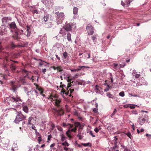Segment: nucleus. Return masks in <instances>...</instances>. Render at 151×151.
Here are the masks:
<instances>
[{
  "label": "nucleus",
  "mask_w": 151,
  "mask_h": 151,
  "mask_svg": "<svg viewBox=\"0 0 151 151\" xmlns=\"http://www.w3.org/2000/svg\"><path fill=\"white\" fill-rule=\"evenodd\" d=\"M79 75V74L78 73H77L75 74L74 76H73V78H77L78 77V76Z\"/></svg>",
  "instance_id": "obj_64"
},
{
  "label": "nucleus",
  "mask_w": 151,
  "mask_h": 151,
  "mask_svg": "<svg viewBox=\"0 0 151 151\" xmlns=\"http://www.w3.org/2000/svg\"><path fill=\"white\" fill-rule=\"evenodd\" d=\"M101 89V88L98 85H96L95 90H96V93L98 94H101V92L100 91V90Z\"/></svg>",
  "instance_id": "obj_23"
},
{
  "label": "nucleus",
  "mask_w": 151,
  "mask_h": 151,
  "mask_svg": "<svg viewBox=\"0 0 151 151\" xmlns=\"http://www.w3.org/2000/svg\"><path fill=\"white\" fill-rule=\"evenodd\" d=\"M39 92L41 94H42V92H40L38 89L37 88L35 89L32 88L30 91L27 92V95L29 99H35L38 95Z\"/></svg>",
  "instance_id": "obj_2"
},
{
  "label": "nucleus",
  "mask_w": 151,
  "mask_h": 151,
  "mask_svg": "<svg viewBox=\"0 0 151 151\" xmlns=\"http://www.w3.org/2000/svg\"><path fill=\"white\" fill-rule=\"evenodd\" d=\"M55 14L57 16V18L56 19L57 23L58 24L62 23L63 21L65 18V16L64 13L63 12H56Z\"/></svg>",
  "instance_id": "obj_5"
},
{
  "label": "nucleus",
  "mask_w": 151,
  "mask_h": 151,
  "mask_svg": "<svg viewBox=\"0 0 151 151\" xmlns=\"http://www.w3.org/2000/svg\"><path fill=\"white\" fill-rule=\"evenodd\" d=\"M50 0H42V2L44 4L46 5V4L49 3V1Z\"/></svg>",
  "instance_id": "obj_39"
},
{
  "label": "nucleus",
  "mask_w": 151,
  "mask_h": 151,
  "mask_svg": "<svg viewBox=\"0 0 151 151\" xmlns=\"http://www.w3.org/2000/svg\"><path fill=\"white\" fill-rule=\"evenodd\" d=\"M94 130L95 132L97 133L99 132V129L97 127H96L94 129Z\"/></svg>",
  "instance_id": "obj_63"
},
{
  "label": "nucleus",
  "mask_w": 151,
  "mask_h": 151,
  "mask_svg": "<svg viewBox=\"0 0 151 151\" xmlns=\"http://www.w3.org/2000/svg\"><path fill=\"white\" fill-rule=\"evenodd\" d=\"M4 48L1 46V43H0V53L2 52Z\"/></svg>",
  "instance_id": "obj_54"
},
{
  "label": "nucleus",
  "mask_w": 151,
  "mask_h": 151,
  "mask_svg": "<svg viewBox=\"0 0 151 151\" xmlns=\"http://www.w3.org/2000/svg\"><path fill=\"white\" fill-rule=\"evenodd\" d=\"M81 131L79 130L78 131V133L77 135V137L79 138V139H81L82 138V135L81 133Z\"/></svg>",
  "instance_id": "obj_33"
},
{
  "label": "nucleus",
  "mask_w": 151,
  "mask_h": 151,
  "mask_svg": "<svg viewBox=\"0 0 151 151\" xmlns=\"http://www.w3.org/2000/svg\"><path fill=\"white\" fill-rule=\"evenodd\" d=\"M53 104L58 107H60V104L61 101V100L60 99H55V100L54 101Z\"/></svg>",
  "instance_id": "obj_19"
},
{
  "label": "nucleus",
  "mask_w": 151,
  "mask_h": 151,
  "mask_svg": "<svg viewBox=\"0 0 151 151\" xmlns=\"http://www.w3.org/2000/svg\"><path fill=\"white\" fill-rule=\"evenodd\" d=\"M119 95L122 97H124V93L123 91L119 93Z\"/></svg>",
  "instance_id": "obj_44"
},
{
  "label": "nucleus",
  "mask_w": 151,
  "mask_h": 151,
  "mask_svg": "<svg viewBox=\"0 0 151 151\" xmlns=\"http://www.w3.org/2000/svg\"><path fill=\"white\" fill-rule=\"evenodd\" d=\"M107 95V96L109 98H111L113 99H114V95L112 94H111L110 93L108 92L106 93Z\"/></svg>",
  "instance_id": "obj_31"
},
{
  "label": "nucleus",
  "mask_w": 151,
  "mask_h": 151,
  "mask_svg": "<svg viewBox=\"0 0 151 151\" xmlns=\"http://www.w3.org/2000/svg\"><path fill=\"white\" fill-rule=\"evenodd\" d=\"M32 12L33 14H38V12L37 10V7H36L34 8L32 10Z\"/></svg>",
  "instance_id": "obj_32"
},
{
  "label": "nucleus",
  "mask_w": 151,
  "mask_h": 151,
  "mask_svg": "<svg viewBox=\"0 0 151 151\" xmlns=\"http://www.w3.org/2000/svg\"><path fill=\"white\" fill-rule=\"evenodd\" d=\"M10 46H11V48L13 49L16 47V46L15 45L13 42H11L10 44Z\"/></svg>",
  "instance_id": "obj_34"
},
{
  "label": "nucleus",
  "mask_w": 151,
  "mask_h": 151,
  "mask_svg": "<svg viewBox=\"0 0 151 151\" xmlns=\"http://www.w3.org/2000/svg\"><path fill=\"white\" fill-rule=\"evenodd\" d=\"M11 18H8V17H5L3 18L2 19V22L3 24H5L7 23L8 22L11 21Z\"/></svg>",
  "instance_id": "obj_20"
},
{
  "label": "nucleus",
  "mask_w": 151,
  "mask_h": 151,
  "mask_svg": "<svg viewBox=\"0 0 151 151\" xmlns=\"http://www.w3.org/2000/svg\"><path fill=\"white\" fill-rule=\"evenodd\" d=\"M1 142L2 146L4 150L8 149V147L9 146V140L3 138L1 139Z\"/></svg>",
  "instance_id": "obj_7"
},
{
  "label": "nucleus",
  "mask_w": 151,
  "mask_h": 151,
  "mask_svg": "<svg viewBox=\"0 0 151 151\" xmlns=\"http://www.w3.org/2000/svg\"><path fill=\"white\" fill-rule=\"evenodd\" d=\"M112 66L115 70H117V68H119L120 67V66L118 64L116 63H114Z\"/></svg>",
  "instance_id": "obj_28"
},
{
  "label": "nucleus",
  "mask_w": 151,
  "mask_h": 151,
  "mask_svg": "<svg viewBox=\"0 0 151 151\" xmlns=\"http://www.w3.org/2000/svg\"><path fill=\"white\" fill-rule=\"evenodd\" d=\"M73 127L72 128L69 127V129L66 132L67 135L68 137H70V133L71 132H75L76 131L77 129L75 127L74 128H73Z\"/></svg>",
  "instance_id": "obj_14"
},
{
  "label": "nucleus",
  "mask_w": 151,
  "mask_h": 151,
  "mask_svg": "<svg viewBox=\"0 0 151 151\" xmlns=\"http://www.w3.org/2000/svg\"><path fill=\"white\" fill-rule=\"evenodd\" d=\"M91 38L92 40L94 42V40L96 39V36H93Z\"/></svg>",
  "instance_id": "obj_62"
},
{
  "label": "nucleus",
  "mask_w": 151,
  "mask_h": 151,
  "mask_svg": "<svg viewBox=\"0 0 151 151\" xmlns=\"http://www.w3.org/2000/svg\"><path fill=\"white\" fill-rule=\"evenodd\" d=\"M44 42H45V43H43V42L42 43V40H40V41H39V43L40 44H41L42 45H43V46H44V45H45V41L44 40Z\"/></svg>",
  "instance_id": "obj_55"
},
{
  "label": "nucleus",
  "mask_w": 151,
  "mask_h": 151,
  "mask_svg": "<svg viewBox=\"0 0 151 151\" xmlns=\"http://www.w3.org/2000/svg\"><path fill=\"white\" fill-rule=\"evenodd\" d=\"M86 29L89 35H92L93 34V27L91 25L87 26Z\"/></svg>",
  "instance_id": "obj_11"
},
{
  "label": "nucleus",
  "mask_w": 151,
  "mask_h": 151,
  "mask_svg": "<svg viewBox=\"0 0 151 151\" xmlns=\"http://www.w3.org/2000/svg\"><path fill=\"white\" fill-rule=\"evenodd\" d=\"M23 110L25 113H27L28 112V109L27 106L23 105Z\"/></svg>",
  "instance_id": "obj_26"
},
{
  "label": "nucleus",
  "mask_w": 151,
  "mask_h": 151,
  "mask_svg": "<svg viewBox=\"0 0 151 151\" xmlns=\"http://www.w3.org/2000/svg\"><path fill=\"white\" fill-rule=\"evenodd\" d=\"M13 62L18 63L17 61H11V60H6V61H4V63L2 66L5 72L8 73V75L9 76V73L8 71V66H10V69L13 72H14L16 69V65Z\"/></svg>",
  "instance_id": "obj_1"
},
{
  "label": "nucleus",
  "mask_w": 151,
  "mask_h": 151,
  "mask_svg": "<svg viewBox=\"0 0 151 151\" xmlns=\"http://www.w3.org/2000/svg\"><path fill=\"white\" fill-rule=\"evenodd\" d=\"M126 134L129 138L131 139L132 136L130 132H128L127 133V134Z\"/></svg>",
  "instance_id": "obj_46"
},
{
  "label": "nucleus",
  "mask_w": 151,
  "mask_h": 151,
  "mask_svg": "<svg viewBox=\"0 0 151 151\" xmlns=\"http://www.w3.org/2000/svg\"><path fill=\"white\" fill-rule=\"evenodd\" d=\"M130 0H126L125 1V3L126 6H129V4L130 3Z\"/></svg>",
  "instance_id": "obj_40"
},
{
  "label": "nucleus",
  "mask_w": 151,
  "mask_h": 151,
  "mask_svg": "<svg viewBox=\"0 0 151 151\" xmlns=\"http://www.w3.org/2000/svg\"><path fill=\"white\" fill-rule=\"evenodd\" d=\"M73 14L74 15V17L73 18L76 19L78 18V16L77 13L78 11V9L76 7H74L73 9Z\"/></svg>",
  "instance_id": "obj_16"
},
{
  "label": "nucleus",
  "mask_w": 151,
  "mask_h": 151,
  "mask_svg": "<svg viewBox=\"0 0 151 151\" xmlns=\"http://www.w3.org/2000/svg\"><path fill=\"white\" fill-rule=\"evenodd\" d=\"M55 110L57 113L58 115V116H61L62 115H63L64 114V111H63V109L61 108H60L58 109H55Z\"/></svg>",
  "instance_id": "obj_18"
},
{
  "label": "nucleus",
  "mask_w": 151,
  "mask_h": 151,
  "mask_svg": "<svg viewBox=\"0 0 151 151\" xmlns=\"http://www.w3.org/2000/svg\"><path fill=\"white\" fill-rule=\"evenodd\" d=\"M117 111L116 109H114V111L112 113L111 115V117H113V116L115 114L116 112Z\"/></svg>",
  "instance_id": "obj_43"
},
{
  "label": "nucleus",
  "mask_w": 151,
  "mask_h": 151,
  "mask_svg": "<svg viewBox=\"0 0 151 151\" xmlns=\"http://www.w3.org/2000/svg\"><path fill=\"white\" fill-rule=\"evenodd\" d=\"M109 85H107V87L104 90L105 92H107L109 90Z\"/></svg>",
  "instance_id": "obj_48"
},
{
  "label": "nucleus",
  "mask_w": 151,
  "mask_h": 151,
  "mask_svg": "<svg viewBox=\"0 0 151 151\" xmlns=\"http://www.w3.org/2000/svg\"><path fill=\"white\" fill-rule=\"evenodd\" d=\"M27 28L26 32H27V33L26 35L27 37H29L31 34V29L28 26H27Z\"/></svg>",
  "instance_id": "obj_22"
},
{
  "label": "nucleus",
  "mask_w": 151,
  "mask_h": 151,
  "mask_svg": "<svg viewBox=\"0 0 151 151\" xmlns=\"http://www.w3.org/2000/svg\"><path fill=\"white\" fill-rule=\"evenodd\" d=\"M67 53L66 52H64L63 53V57L65 59H66L67 56Z\"/></svg>",
  "instance_id": "obj_42"
},
{
  "label": "nucleus",
  "mask_w": 151,
  "mask_h": 151,
  "mask_svg": "<svg viewBox=\"0 0 151 151\" xmlns=\"http://www.w3.org/2000/svg\"><path fill=\"white\" fill-rule=\"evenodd\" d=\"M22 72H24L26 73V74L25 76L24 77L27 78H28L30 80H34V79L33 78H32L30 77L29 76V74L27 73V71L23 69L22 70Z\"/></svg>",
  "instance_id": "obj_21"
},
{
  "label": "nucleus",
  "mask_w": 151,
  "mask_h": 151,
  "mask_svg": "<svg viewBox=\"0 0 151 151\" xmlns=\"http://www.w3.org/2000/svg\"><path fill=\"white\" fill-rule=\"evenodd\" d=\"M35 133L36 136H41L40 133L37 131V130H35Z\"/></svg>",
  "instance_id": "obj_56"
},
{
  "label": "nucleus",
  "mask_w": 151,
  "mask_h": 151,
  "mask_svg": "<svg viewBox=\"0 0 151 151\" xmlns=\"http://www.w3.org/2000/svg\"><path fill=\"white\" fill-rule=\"evenodd\" d=\"M81 68L82 69V70H83L84 69L86 68H90L89 67L85 66H81Z\"/></svg>",
  "instance_id": "obj_41"
},
{
  "label": "nucleus",
  "mask_w": 151,
  "mask_h": 151,
  "mask_svg": "<svg viewBox=\"0 0 151 151\" xmlns=\"http://www.w3.org/2000/svg\"><path fill=\"white\" fill-rule=\"evenodd\" d=\"M129 95L130 96H134V97H140V96L138 95H133L132 93H129Z\"/></svg>",
  "instance_id": "obj_52"
},
{
  "label": "nucleus",
  "mask_w": 151,
  "mask_h": 151,
  "mask_svg": "<svg viewBox=\"0 0 151 151\" xmlns=\"http://www.w3.org/2000/svg\"><path fill=\"white\" fill-rule=\"evenodd\" d=\"M16 114H17L16 116L14 122L16 124H18L20 122L25 119L26 118V116L23 115L20 112L17 111Z\"/></svg>",
  "instance_id": "obj_3"
},
{
  "label": "nucleus",
  "mask_w": 151,
  "mask_h": 151,
  "mask_svg": "<svg viewBox=\"0 0 151 151\" xmlns=\"http://www.w3.org/2000/svg\"><path fill=\"white\" fill-rule=\"evenodd\" d=\"M146 136L147 137V138L150 139H151V135L148 134L147 133L145 134Z\"/></svg>",
  "instance_id": "obj_47"
},
{
  "label": "nucleus",
  "mask_w": 151,
  "mask_h": 151,
  "mask_svg": "<svg viewBox=\"0 0 151 151\" xmlns=\"http://www.w3.org/2000/svg\"><path fill=\"white\" fill-rule=\"evenodd\" d=\"M61 144L63 146H68L69 145V144L68 142H67L66 141H65L64 142H63L61 143Z\"/></svg>",
  "instance_id": "obj_37"
},
{
  "label": "nucleus",
  "mask_w": 151,
  "mask_h": 151,
  "mask_svg": "<svg viewBox=\"0 0 151 151\" xmlns=\"http://www.w3.org/2000/svg\"><path fill=\"white\" fill-rule=\"evenodd\" d=\"M67 81L69 83H71V82H73L72 79L69 78V77H68Z\"/></svg>",
  "instance_id": "obj_60"
},
{
  "label": "nucleus",
  "mask_w": 151,
  "mask_h": 151,
  "mask_svg": "<svg viewBox=\"0 0 151 151\" xmlns=\"http://www.w3.org/2000/svg\"><path fill=\"white\" fill-rule=\"evenodd\" d=\"M17 143L16 142H14L13 143V147L12 148V149L13 151H14V148H17Z\"/></svg>",
  "instance_id": "obj_35"
},
{
  "label": "nucleus",
  "mask_w": 151,
  "mask_h": 151,
  "mask_svg": "<svg viewBox=\"0 0 151 151\" xmlns=\"http://www.w3.org/2000/svg\"><path fill=\"white\" fill-rule=\"evenodd\" d=\"M147 115H144V118L142 119H139L138 120V122L139 123V124L142 125L145 122V121L147 119Z\"/></svg>",
  "instance_id": "obj_15"
},
{
  "label": "nucleus",
  "mask_w": 151,
  "mask_h": 151,
  "mask_svg": "<svg viewBox=\"0 0 151 151\" xmlns=\"http://www.w3.org/2000/svg\"><path fill=\"white\" fill-rule=\"evenodd\" d=\"M8 24L7 26H9L8 28H9L11 29V31L12 32H13L14 31L19 29L17 27L16 24L14 22L11 23H8Z\"/></svg>",
  "instance_id": "obj_8"
},
{
  "label": "nucleus",
  "mask_w": 151,
  "mask_h": 151,
  "mask_svg": "<svg viewBox=\"0 0 151 151\" xmlns=\"http://www.w3.org/2000/svg\"><path fill=\"white\" fill-rule=\"evenodd\" d=\"M61 140L62 142H63L65 139L66 137L63 134H62L61 135Z\"/></svg>",
  "instance_id": "obj_38"
},
{
  "label": "nucleus",
  "mask_w": 151,
  "mask_h": 151,
  "mask_svg": "<svg viewBox=\"0 0 151 151\" xmlns=\"http://www.w3.org/2000/svg\"><path fill=\"white\" fill-rule=\"evenodd\" d=\"M49 19V15L46 14L44 16V17L42 19L41 22L43 24H47V22Z\"/></svg>",
  "instance_id": "obj_13"
},
{
  "label": "nucleus",
  "mask_w": 151,
  "mask_h": 151,
  "mask_svg": "<svg viewBox=\"0 0 151 151\" xmlns=\"http://www.w3.org/2000/svg\"><path fill=\"white\" fill-rule=\"evenodd\" d=\"M58 72H62L63 71V70L60 67H58L57 69Z\"/></svg>",
  "instance_id": "obj_61"
},
{
  "label": "nucleus",
  "mask_w": 151,
  "mask_h": 151,
  "mask_svg": "<svg viewBox=\"0 0 151 151\" xmlns=\"http://www.w3.org/2000/svg\"><path fill=\"white\" fill-rule=\"evenodd\" d=\"M33 119V118L32 116H30L29 118L28 122L27 124V125L32 124L31 123V121Z\"/></svg>",
  "instance_id": "obj_30"
},
{
  "label": "nucleus",
  "mask_w": 151,
  "mask_h": 151,
  "mask_svg": "<svg viewBox=\"0 0 151 151\" xmlns=\"http://www.w3.org/2000/svg\"><path fill=\"white\" fill-rule=\"evenodd\" d=\"M47 98L48 99L51 100V101H54L55 99H56V97L55 96L50 95V96L48 97Z\"/></svg>",
  "instance_id": "obj_27"
},
{
  "label": "nucleus",
  "mask_w": 151,
  "mask_h": 151,
  "mask_svg": "<svg viewBox=\"0 0 151 151\" xmlns=\"http://www.w3.org/2000/svg\"><path fill=\"white\" fill-rule=\"evenodd\" d=\"M31 125H32V126L31 127L35 131L37 130V129H36V127L35 126V125L33 124H32Z\"/></svg>",
  "instance_id": "obj_50"
},
{
  "label": "nucleus",
  "mask_w": 151,
  "mask_h": 151,
  "mask_svg": "<svg viewBox=\"0 0 151 151\" xmlns=\"http://www.w3.org/2000/svg\"><path fill=\"white\" fill-rule=\"evenodd\" d=\"M14 32V35L12 36L13 38L17 40H19L21 38L20 35L19 33V32H20L19 29L14 31L13 33Z\"/></svg>",
  "instance_id": "obj_9"
},
{
  "label": "nucleus",
  "mask_w": 151,
  "mask_h": 151,
  "mask_svg": "<svg viewBox=\"0 0 151 151\" xmlns=\"http://www.w3.org/2000/svg\"><path fill=\"white\" fill-rule=\"evenodd\" d=\"M24 91L25 92L27 93V92H29L28 88L26 87H24Z\"/></svg>",
  "instance_id": "obj_58"
},
{
  "label": "nucleus",
  "mask_w": 151,
  "mask_h": 151,
  "mask_svg": "<svg viewBox=\"0 0 151 151\" xmlns=\"http://www.w3.org/2000/svg\"><path fill=\"white\" fill-rule=\"evenodd\" d=\"M67 37L68 40L69 41H71V35L69 33H68L67 35Z\"/></svg>",
  "instance_id": "obj_29"
},
{
  "label": "nucleus",
  "mask_w": 151,
  "mask_h": 151,
  "mask_svg": "<svg viewBox=\"0 0 151 151\" xmlns=\"http://www.w3.org/2000/svg\"><path fill=\"white\" fill-rule=\"evenodd\" d=\"M42 141V139L41 138V136H39L38 137V141L39 142V144H40V142H41Z\"/></svg>",
  "instance_id": "obj_51"
},
{
  "label": "nucleus",
  "mask_w": 151,
  "mask_h": 151,
  "mask_svg": "<svg viewBox=\"0 0 151 151\" xmlns=\"http://www.w3.org/2000/svg\"><path fill=\"white\" fill-rule=\"evenodd\" d=\"M75 83L76 84H77L78 85H82L84 83V81L83 80L79 81V80H78L76 81Z\"/></svg>",
  "instance_id": "obj_25"
},
{
  "label": "nucleus",
  "mask_w": 151,
  "mask_h": 151,
  "mask_svg": "<svg viewBox=\"0 0 151 151\" xmlns=\"http://www.w3.org/2000/svg\"><path fill=\"white\" fill-rule=\"evenodd\" d=\"M83 145L84 146H90L91 144L90 143H83Z\"/></svg>",
  "instance_id": "obj_45"
},
{
  "label": "nucleus",
  "mask_w": 151,
  "mask_h": 151,
  "mask_svg": "<svg viewBox=\"0 0 151 151\" xmlns=\"http://www.w3.org/2000/svg\"><path fill=\"white\" fill-rule=\"evenodd\" d=\"M76 28V26L75 23H65V25L64 26V28L67 31H70L73 29H75Z\"/></svg>",
  "instance_id": "obj_6"
},
{
  "label": "nucleus",
  "mask_w": 151,
  "mask_h": 151,
  "mask_svg": "<svg viewBox=\"0 0 151 151\" xmlns=\"http://www.w3.org/2000/svg\"><path fill=\"white\" fill-rule=\"evenodd\" d=\"M89 134L91 135L93 137H95V136L93 134V132L92 131H90L89 132Z\"/></svg>",
  "instance_id": "obj_59"
},
{
  "label": "nucleus",
  "mask_w": 151,
  "mask_h": 151,
  "mask_svg": "<svg viewBox=\"0 0 151 151\" xmlns=\"http://www.w3.org/2000/svg\"><path fill=\"white\" fill-rule=\"evenodd\" d=\"M70 87V86H67L66 87V89L67 90V92H66L65 90L64 89H63L60 92L62 94H65L66 95H68L69 93H70V94L72 93L73 91V90H71L70 89H69L68 88Z\"/></svg>",
  "instance_id": "obj_10"
},
{
  "label": "nucleus",
  "mask_w": 151,
  "mask_h": 151,
  "mask_svg": "<svg viewBox=\"0 0 151 151\" xmlns=\"http://www.w3.org/2000/svg\"><path fill=\"white\" fill-rule=\"evenodd\" d=\"M136 106L139 107L137 105L135 104H130L129 108L131 109H134L135 108Z\"/></svg>",
  "instance_id": "obj_36"
},
{
  "label": "nucleus",
  "mask_w": 151,
  "mask_h": 151,
  "mask_svg": "<svg viewBox=\"0 0 151 151\" xmlns=\"http://www.w3.org/2000/svg\"><path fill=\"white\" fill-rule=\"evenodd\" d=\"M93 112H94L95 113H97L98 111V109H97L96 108H94L93 109Z\"/></svg>",
  "instance_id": "obj_57"
},
{
  "label": "nucleus",
  "mask_w": 151,
  "mask_h": 151,
  "mask_svg": "<svg viewBox=\"0 0 151 151\" xmlns=\"http://www.w3.org/2000/svg\"><path fill=\"white\" fill-rule=\"evenodd\" d=\"M60 87L61 88H63V87L66 88V86L65 85L63 84L62 82H61L60 83Z\"/></svg>",
  "instance_id": "obj_53"
},
{
  "label": "nucleus",
  "mask_w": 151,
  "mask_h": 151,
  "mask_svg": "<svg viewBox=\"0 0 151 151\" xmlns=\"http://www.w3.org/2000/svg\"><path fill=\"white\" fill-rule=\"evenodd\" d=\"M7 100L8 103H9V105H12V106H17V105H14V104H13L14 102H17L19 101H21V99L20 98L17 97H9L7 98Z\"/></svg>",
  "instance_id": "obj_4"
},
{
  "label": "nucleus",
  "mask_w": 151,
  "mask_h": 151,
  "mask_svg": "<svg viewBox=\"0 0 151 151\" xmlns=\"http://www.w3.org/2000/svg\"><path fill=\"white\" fill-rule=\"evenodd\" d=\"M133 76H134L136 78H138L139 77L140 75L139 74H133Z\"/></svg>",
  "instance_id": "obj_49"
},
{
  "label": "nucleus",
  "mask_w": 151,
  "mask_h": 151,
  "mask_svg": "<svg viewBox=\"0 0 151 151\" xmlns=\"http://www.w3.org/2000/svg\"><path fill=\"white\" fill-rule=\"evenodd\" d=\"M5 24H3L0 27V35H2L6 33V29L8 28L7 27H5Z\"/></svg>",
  "instance_id": "obj_12"
},
{
  "label": "nucleus",
  "mask_w": 151,
  "mask_h": 151,
  "mask_svg": "<svg viewBox=\"0 0 151 151\" xmlns=\"http://www.w3.org/2000/svg\"><path fill=\"white\" fill-rule=\"evenodd\" d=\"M63 126L64 127H68V126L70 128H72L73 127V124H70L69 123L66 124L64 123L63 124Z\"/></svg>",
  "instance_id": "obj_24"
},
{
  "label": "nucleus",
  "mask_w": 151,
  "mask_h": 151,
  "mask_svg": "<svg viewBox=\"0 0 151 151\" xmlns=\"http://www.w3.org/2000/svg\"><path fill=\"white\" fill-rule=\"evenodd\" d=\"M74 125L75 126V127L76 128L77 127L78 128V129L79 130H82L83 127H82V125L81 124V123L78 122H75L74 123Z\"/></svg>",
  "instance_id": "obj_17"
}]
</instances>
